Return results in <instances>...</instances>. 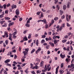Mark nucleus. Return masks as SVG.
I'll return each instance as SVG.
<instances>
[{"label": "nucleus", "mask_w": 74, "mask_h": 74, "mask_svg": "<svg viewBox=\"0 0 74 74\" xmlns=\"http://www.w3.org/2000/svg\"><path fill=\"white\" fill-rule=\"evenodd\" d=\"M59 40H55L54 41V44H55V45H56V47H57V46H58V42H59Z\"/></svg>", "instance_id": "obj_1"}, {"label": "nucleus", "mask_w": 74, "mask_h": 74, "mask_svg": "<svg viewBox=\"0 0 74 74\" xmlns=\"http://www.w3.org/2000/svg\"><path fill=\"white\" fill-rule=\"evenodd\" d=\"M40 51H41V48L39 47L38 48V50L35 51L36 54H37V53H38V52H39Z\"/></svg>", "instance_id": "obj_2"}, {"label": "nucleus", "mask_w": 74, "mask_h": 74, "mask_svg": "<svg viewBox=\"0 0 74 74\" xmlns=\"http://www.w3.org/2000/svg\"><path fill=\"white\" fill-rule=\"evenodd\" d=\"M45 40L47 41H51L52 40V38L50 37H49V38H45Z\"/></svg>", "instance_id": "obj_3"}, {"label": "nucleus", "mask_w": 74, "mask_h": 74, "mask_svg": "<svg viewBox=\"0 0 74 74\" xmlns=\"http://www.w3.org/2000/svg\"><path fill=\"white\" fill-rule=\"evenodd\" d=\"M17 7L16 5H15L14 4L12 5V10H14V8H16Z\"/></svg>", "instance_id": "obj_4"}, {"label": "nucleus", "mask_w": 74, "mask_h": 74, "mask_svg": "<svg viewBox=\"0 0 74 74\" xmlns=\"http://www.w3.org/2000/svg\"><path fill=\"white\" fill-rule=\"evenodd\" d=\"M47 65H45V68H44L45 70H42V71H43V72H46V71H47Z\"/></svg>", "instance_id": "obj_5"}, {"label": "nucleus", "mask_w": 74, "mask_h": 74, "mask_svg": "<svg viewBox=\"0 0 74 74\" xmlns=\"http://www.w3.org/2000/svg\"><path fill=\"white\" fill-rule=\"evenodd\" d=\"M49 44H50L51 46L53 47H54L55 45H54V44H53V43L51 42H49Z\"/></svg>", "instance_id": "obj_6"}, {"label": "nucleus", "mask_w": 74, "mask_h": 74, "mask_svg": "<svg viewBox=\"0 0 74 74\" xmlns=\"http://www.w3.org/2000/svg\"><path fill=\"white\" fill-rule=\"evenodd\" d=\"M59 66H58L56 69V74H58V69H59Z\"/></svg>", "instance_id": "obj_7"}, {"label": "nucleus", "mask_w": 74, "mask_h": 74, "mask_svg": "<svg viewBox=\"0 0 74 74\" xmlns=\"http://www.w3.org/2000/svg\"><path fill=\"white\" fill-rule=\"evenodd\" d=\"M23 39L24 41H27V38L26 36H25L23 38Z\"/></svg>", "instance_id": "obj_8"}, {"label": "nucleus", "mask_w": 74, "mask_h": 74, "mask_svg": "<svg viewBox=\"0 0 74 74\" xmlns=\"http://www.w3.org/2000/svg\"><path fill=\"white\" fill-rule=\"evenodd\" d=\"M23 53H24V56H26L27 55V52L25 51L23 52Z\"/></svg>", "instance_id": "obj_9"}, {"label": "nucleus", "mask_w": 74, "mask_h": 74, "mask_svg": "<svg viewBox=\"0 0 74 74\" xmlns=\"http://www.w3.org/2000/svg\"><path fill=\"white\" fill-rule=\"evenodd\" d=\"M16 15H19V10H16Z\"/></svg>", "instance_id": "obj_10"}, {"label": "nucleus", "mask_w": 74, "mask_h": 74, "mask_svg": "<svg viewBox=\"0 0 74 74\" xmlns=\"http://www.w3.org/2000/svg\"><path fill=\"white\" fill-rule=\"evenodd\" d=\"M60 56L62 59H63V58H65V55L64 54L63 55H62V54L61 53L60 54Z\"/></svg>", "instance_id": "obj_11"}, {"label": "nucleus", "mask_w": 74, "mask_h": 74, "mask_svg": "<svg viewBox=\"0 0 74 74\" xmlns=\"http://www.w3.org/2000/svg\"><path fill=\"white\" fill-rule=\"evenodd\" d=\"M4 34L5 36H6V37H8V33L7 32H5Z\"/></svg>", "instance_id": "obj_12"}, {"label": "nucleus", "mask_w": 74, "mask_h": 74, "mask_svg": "<svg viewBox=\"0 0 74 74\" xmlns=\"http://www.w3.org/2000/svg\"><path fill=\"white\" fill-rule=\"evenodd\" d=\"M5 63H8L10 62V60H5Z\"/></svg>", "instance_id": "obj_13"}, {"label": "nucleus", "mask_w": 74, "mask_h": 74, "mask_svg": "<svg viewBox=\"0 0 74 74\" xmlns=\"http://www.w3.org/2000/svg\"><path fill=\"white\" fill-rule=\"evenodd\" d=\"M14 22H12L9 23L8 25L9 26H12V25H14Z\"/></svg>", "instance_id": "obj_14"}, {"label": "nucleus", "mask_w": 74, "mask_h": 74, "mask_svg": "<svg viewBox=\"0 0 74 74\" xmlns=\"http://www.w3.org/2000/svg\"><path fill=\"white\" fill-rule=\"evenodd\" d=\"M59 72H60V74H62L63 73H64V71H63L62 69H61L59 71Z\"/></svg>", "instance_id": "obj_15"}, {"label": "nucleus", "mask_w": 74, "mask_h": 74, "mask_svg": "<svg viewBox=\"0 0 74 74\" xmlns=\"http://www.w3.org/2000/svg\"><path fill=\"white\" fill-rule=\"evenodd\" d=\"M70 60V59L69 58H66L65 60V61L66 62H69Z\"/></svg>", "instance_id": "obj_16"}, {"label": "nucleus", "mask_w": 74, "mask_h": 74, "mask_svg": "<svg viewBox=\"0 0 74 74\" xmlns=\"http://www.w3.org/2000/svg\"><path fill=\"white\" fill-rule=\"evenodd\" d=\"M36 51V49H33L31 51V53H33L34 52Z\"/></svg>", "instance_id": "obj_17"}, {"label": "nucleus", "mask_w": 74, "mask_h": 74, "mask_svg": "<svg viewBox=\"0 0 74 74\" xmlns=\"http://www.w3.org/2000/svg\"><path fill=\"white\" fill-rule=\"evenodd\" d=\"M32 34H29V35L28 36V37L29 39V38H31V36H32Z\"/></svg>", "instance_id": "obj_18"}, {"label": "nucleus", "mask_w": 74, "mask_h": 74, "mask_svg": "<svg viewBox=\"0 0 74 74\" xmlns=\"http://www.w3.org/2000/svg\"><path fill=\"white\" fill-rule=\"evenodd\" d=\"M10 17H5V20H10Z\"/></svg>", "instance_id": "obj_19"}, {"label": "nucleus", "mask_w": 74, "mask_h": 74, "mask_svg": "<svg viewBox=\"0 0 74 74\" xmlns=\"http://www.w3.org/2000/svg\"><path fill=\"white\" fill-rule=\"evenodd\" d=\"M60 15H62V14H63V12L62 11V10H60Z\"/></svg>", "instance_id": "obj_20"}, {"label": "nucleus", "mask_w": 74, "mask_h": 74, "mask_svg": "<svg viewBox=\"0 0 74 74\" xmlns=\"http://www.w3.org/2000/svg\"><path fill=\"white\" fill-rule=\"evenodd\" d=\"M68 15H66V19L67 21H68V22H69V18H68Z\"/></svg>", "instance_id": "obj_21"}, {"label": "nucleus", "mask_w": 74, "mask_h": 74, "mask_svg": "<svg viewBox=\"0 0 74 74\" xmlns=\"http://www.w3.org/2000/svg\"><path fill=\"white\" fill-rule=\"evenodd\" d=\"M2 27H7V23H5V25H2Z\"/></svg>", "instance_id": "obj_22"}, {"label": "nucleus", "mask_w": 74, "mask_h": 74, "mask_svg": "<svg viewBox=\"0 0 74 74\" xmlns=\"http://www.w3.org/2000/svg\"><path fill=\"white\" fill-rule=\"evenodd\" d=\"M56 8H58V10H59V9L60 8V6H59V5H57Z\"/></svg>", "instance_id": "obj_23"}, {"label": "nucleus", "mask_w": 74, "mask_h": 74, "mask_svg": "<svg viewBox=\"0 0 74 74\" xmlns=\"http://www.w3.org/2000/svg\"><path fill=\"white\" fill-rule=\"evenodd\" d=\"M66 41H67V40L64 39V40H62V42L63 43H64V42H66Z\"/></svg>", "instance_id": "obj_24"}, {"label": "nucleus", "mask_w": 74, "mask_h": 74, "mask_svg": "<svg viewBox=\"0 0 74 74\" xmlns=\"http://www.w3.org/2000/svg\"><path fill=\"white\" fill-rule=\"evenodd\" d=\"M58 19H59V18H58L57 17H55L54 18V20L55 21H58Z\"/></svg>", "instance_id": "obj_25"}, {"label": "nucleus", "mask_w": 74, "mask_h": 74, "mask_svg": "<svg viewBox=\"0 0 74 74\" xmlns=\"http://www.w3.org/2000/svg\"><path fill=\"white\" fill-rule=\"evenodd\" d=\"M17 33V32L16 31L15 32H14L13 34H12V35L13 36H15L16 34Z\"/></svg>", "instance_id": "obj_26"}, {"label": "nucleus", "mask_w": 74, "mask_h": 74, "mask_svg": "<svg viewBox=\"0 0 74 74\" xmlns=\"http://www.w3.org/2000/svg\"><path fill=\"white\" fill-rule=\"evenodd\" d=\"M41 71L37 70V74H40Z\"/></svg>", "instance_id": "obj_27"}, {"label": "nucleus", "mask_w": 74, "mask_h": 74, "mask_svg": "<svg viewBox=\"0 0 74 74\" xmlns=\"http://www.w3.org/2000/svg\"><path fill=\"white\" fill-rule=\"evenodd\" d=\"M6 65L8 66H10V67H11V64H9L8 63H7Z\"/></svg>", "instance_id": "obj_28"}, {"label": "nucleus", "mask_w": 74, "mask_h": 74, "mask_svg": "<svg viewBox=\"0 0 74 74\" xmlns=\"http://www.w3.org/2000/svg\"><path fill=\"white\" fill-rule=\"evenodd\" d=\"M63 9L64 10L66 9V5H64L63 6Z\"/></svg>", "instance_id": "obj_29"}, {"label": "nucleus", "mask_w": 74, "mask_h": 74, "mask_svg": "<svg viewBox=\"0 0 74 74\" xmlns=\"http://www.w3.org/2000/svg\"><path fill=\"white\" fill-rule=\"evenodd\" d=\"M5 44L6 45H8V40H6L5 42Z\"/></svg>", "instance_id": "obj_30"}, {"label": "nucleus", "mask_w": 74, "mask_h": 74, "mask_svg": "<svg viewBox=\"0 0 74 74\" xmlns=\"http://www.w3.org/2000/svg\"><path fill=\"white\" fill-rule=\"evenodd\" d=\"M43 22H44V23L46 24L47 23V21L46 20V19H43Z\"/></svg>", "instance_id": "obj_31"}, {"label": "nucleus", "mask_w": 74, "mask_h": 74, "mask_svg": "<svg viewBox=\"0 0 74 74\" xmlns=\"http://www.w3.org/2000/svg\"><path fill=\"white\" fill-rule=\"evenodd\" d=\"M4 22H5V21H1L0 22V23L1 25H3V23H4Z\"/></svg>", "instance_id": "obj_32"}, {"label": "nucleus", "mask_w": 74, "mask_h": 74, "mask_svg": "<svg viewBox=\"0 0 74 74\" xmlns=\"http://www.w3.org/2000/svg\"><path fill=\"white\" fill-rule=\"evenodd\" d=\"M55 1L54 3L55 4H56L57 3H58V0H54Z\"/></svg>", "instance_id": "obj_33"}, {"label": "nucleus", "mask_w": 74, "mask_h": 74, "mask_svg": "<svg viewBox=\"0 0 74 74\" xmlns=\"http://www.w3.org/2000/svg\"><path fill=\"white\" fill-rule=\"evenodd\" d=\"M11 37H12V36H9V39L10 40V41H12V38H11Z\"/></svg>", "instance_id": "obj_34"}, {"label": "nucleus", "mask_w": 74, "mask_h": 74, "mask_svg": "<svg viewBox=\"0 0 74 74\" xmlns=\"http://www.w3.org/2000/svg\"><path fill=\"white\" fill-rule=\"evenodd\" d=\"M49 26L48 25L46 24L45 25V28L46 29H47V28H48Z\"/></svg>", "instance_id": "obj_35"}, {"label": "nucleus", "mask_w": 74, "mask_h": 74, "mask_svg": "<svg viewBox=\"0 0 74 74\" xmlns=\"http://www.w3.org/2000/svg\"><path fill=\"white\" fill-rule=\"evenodd\" d=\"M3 70H4V69L2 68V69H1V71H0V74H2V73H3L2 72H3Z\"/></svg>", "instance_id": "obj_36"}, {"label": "nucleus", "mask_w": 74, "mask_h": 74, "mask_svg": "<svg viewBox=\"0 0 74 74\" xmlns=\"http://www.w3.org/2000/svg\"><path fill=\"white\" fill-rule=\"evenodd\" d=\"M36 44L37 46H38V44L39 43L38 42V40H37L36 41Z\"/></svg>", "instance_id": "obj_37"}, {"label": "nucleus", "mask_w": 74, "mask_h": 74, "mask_svg": "<svg viewBox=\"0 0 74 74\" xmlns=\"http://www.w3.org/2000/svg\"><path fill=\"white\" fill-rule=\"evenodd\" d=\"M41 42L42 44H43L44 42H45V40L43 39L41 41Z\"/></svg>", "instance_id": "obj_38"}, {"label": "nucleus", "mask_w": 74, "mask_h": 74, "mask_svg": "<svg viewBox=\"0 0 74 74\" xmlns=\"http://www.w3.org/2000/svg\"><path fill=\"white\" fill-rule=\"evenodd\" d=\"M27 31H28V30L26 29V30L25 31L23 32V33L24 34H26L27 33Z\"/></svg>", "instance_id": "obj_39"}, {"label": "nucleus", "mask_w": 74, "mask_h": 74, "mask_svg": "<svg viewBox=\"0 0 74 74\" xmlns=\"http://www.w3.org/2000/svg\"><path fill=\"white\" fill-rule=\"evenodd\" d=\"M64 65V64H63V63H62L61 64L60 67L61 68H63V67Z\"/></svg>", "instance_id": "obj_40"}, {"label": "nucleus", "mask_w": 74, "mask_h": 74, "mask_svg": "<svg viewBox=\"0 0 74 74\" xmlns=\"http://www.w3.org/2000/svg\"><path fill=\"white\" fill-rule=\"evenodd\" d=\"M25 51H26V52L27 51V52H28V51H29V48H27V49H25Z\"/></svg>", "instance_id": "obj_41"}, {"label": "nucleus", "mask_w": 74, "mask_h": 74, "mask_svg": "<svg viewBox=\"0 0 74 74\" xmlns=\"http://www.w3.org/2000/svg\"><path fill=\"white\" fill-rule=\"evenodd\" d=\"M25 25L27 27H30V24H26Z\"/></svg>", "instance_id": "obj_42"}, {"label": "nucleus", "mask_w": 74, "mask_h": 74, "mask_svg": "<svg viewBox=\"0 0 74 74\" xmlns=\"http://www.w3.org/2000/svg\"><path fill=\"white\" fill-rule=\"evenodd\" d=\"M3 7L4 9H5V8H6V7H7L6 5H5V4L3 5Z\"/></svg>", "instance_id": "obj_43"}, {"label": "nucleus", "mask_w": 74, "mask_h": 74, "mask_svg": "<svg viewBox=\"0 0 74 74\" xmlns=\"http://www.w3.org/2000/svg\"><path fill=\"white\" fill-rule=\"evenodd\" d=\"M66 25H67V26L68 27H70L71 26L70 25V24H69L68 23H66Z\"/></svg>", "instance_id": "obj_44"}, {"label": "nucleus", "mask_w": 74, "mask_h": 74, "mask_svg": "<svg viewBox=\"0 0 74 74\" xmlns=\"http://www.w3.org/2000/svg\"><path fill=\"white\" fill-rule=\"evenodd\" d=\"M51 34H52V32H48L49 35H51Z\"/></svg>", "instance_id": "obj_45"}, {"label": "nucleus", "mask_w": 74, "mask_h": 74, "mask_svg": "<svg viewBox=\"0 0 74 74\" xmlns=\"http://www.w3.org/2000/svg\"><path fill=\"white\" fill-rule=\"evenodd\" d=\"M31 73H32L33 74H36V73L35 72H34V71H32L31 72Z\"/></svg>", "instance_id": "obj_46"}, {"label": "nucleus", "mask_w": 74, "mask_h": 74, "mask_svg": "<svg viewBox=\"0 0 74 74\" xmlns=\"http://www.w3.org/2000/svg\"><path fill=\"white\" fill-rule=\"evenodd\" d=\"M41 13V12H37L36 13V14L38 15H40V14Z\"/></svg>", "instance_id": "obj_47"}, {"label": "nucleus", "mask_w": 74, "mask_h": 74, "mask_svg": "<svg viewBox=\"0 0 74 74\" xmlns=\"http://www.w3.org/2000/svg\"><path fill=\"white\" fill-rule=\"evenodd\" d=\"M4 17V16L3 14L0 15V18H2Z\"/></svg>", "instance_id": "obj_48"}, {"label": "nucleus", "mask_w": 74, "mask_h": 74, "mask_svg": "<svg viewBox=\"0 0 74 74\" xmlns=\"http://www.w3.org/2000/svg\"><path fill=\"white\" fill-rule=\"evenodd\" d=\"M41 16L42 18H43L44 17V15H43V13H42V12L41 14Z\"/></svg>", "instance_id": "obj_49"}, {"label": "nucleus", "mask_w": 74, "mask_h": 74, "mask_svg": "<svg viewBox=\"0 0 74 74\" xmlns=\"http://www.w3.org/2000/svg\"><path fill=\"white\" fill-rule=\"evenodd\" d=\"M68 36H70V35H71L72 34H71V32H69V33H68Z\"/></svg>", "instance_id": "obj_50"}, {"label": "nucleus", "mask_w": 74, "mask_h": 74, "mask_svg": "<svg viewBox=\"0 0 74 74\" xmlns=\"http://www.w3.org/2000/svg\"><path fill=\"white\" fill-rule=\"evenodd\" d=\"M55 23V21H54L52 19L51 20V23H52L53 24V23Z\"/></svg>", "instance_id": "obj_51"}, {"label": "nucleus", "mask_w": 74, "mask_h": 74, "mask_svg": "<svg viewBox=\"0 0 74 74\" xmlns=\"http://www.w3.org/2000/svg\"><path fill=\"white\" fill-rule=\"evenodd\" d=\"M51 67H50L49 68H48V69H47V71H50V70H51Z\"/></svg>", "instance_id": "obj_52"}, {"label": "nucleus", "mask_w": 74, "mask_h": 74, "mask_svg": "<svg viewBox=\"0 0 74 74\" xmlns=\"http://www.w3.org/2000/svg\"><path fill=\"white\" fill-rule=\"evenodd\" d=\"M23 19V18H20L19 19V21H20V22H21V21H22Z\"/></svg>", "instance_id": "obj_53"}, {"label": "nucleus", "mask_w": 74, "mask_h": 74, "mask_svg": "<svg viewBox=\"0 0 74 74\" xmlns=\"http://www.w3.org/2000/svg\"><path fill=\"white\" fill-rule=\"evenodd\" d=\"M45 37H46V36L45 35H43L42 36V38H45Z\"/></svg>", "instance_id": "obj_54"}, {"label": "nucleus", "mask_w": 74, "mask_h": 74, "mask_svg": "<svg viewBox=\"0 0 74 74\" xmlns=\"http://www.w3.org/2000/svg\"><path fill=\"white\" fill-rule=\"evenodd\" d=\"M30 23V20L28 19L27 21V23Z\"/></svg>", "instance_id": "obj_55"}, {"label": "nucleus", "mask_w": 74, "mask_h": 74, "mask_svg": "<svg viewBox=\"0 0 74 74\" xmlns=\"http://www.w3.org/2000/svg\"><path fill=\"white\" fill-rule=\"evenodd\" d=\"M4 74H8V73H7V71H5L4 72Z\"/></svg>", "instance_id": "obj_56"}, {"label": "nucleus", "mask_w": 74, "mask_h": 74, "mask_svg": "<svg viewBox=\"0 0 74 74\" xmlns=\"http://www.w3.org/2000/svg\"><path fill=\"white\" fill-rule=\"evenodd\" d=\"M35 69H38V68H39V67H38V66H35Z\"/></svg>", "instance_id": "obj_57"}, {"label": "nucleus", "mask_w": 74, "mask_h": 74, "mask_svg": "<svg viewBox=\"0 0 74 74\" xmlns=\"http://www.w3.org/2000/svg\"><path fill=\"white\" fill-rule=\"evenodd\" d=\"M65 18V16H64V15H63L62 17L61 18L62 19H64V18Z\"/></svg>", "instance_id": "obj_58"}, {"label": "nucleus", "mask_w": 74, "mask_h": 74, "mask_svg": "<svg viewBox=\"0 0 74 74\" xmlns=\"http://www.w3.org/2000/svg\"><path fill=\"white\" fill-rule=\"evenodd\" d=\"M26 63H24L22 65V67H23L24 66H25V65H26Z\"/></svg>", "instance_id": "obj_59"}, {"label": "nucleus", "mask_w": 74, "mask_h": 74, "mask_svg": "<svg viewBox=\"0 0 74 74\" xmlns=\"http://www.w3.org/2000/svg\"><path fill=\"white\" fill-rule=\"evenodd\" d=\"M53 38L54 39V40H55V39H56V36H54L53 37Z\"/></svg>", "instance_id": "obj_60"}, {"label": "nucleus", "mask_w": 74, "mask_h": 74, "mask_svg": "<svg viewBox=\"0 0 74 74\" xmlns=\"http://www.w3.org/2000/svg\"><path fill=\"white\" fill-rule=\"evenodd\" d=\"M21 47L19 46L18 50L19 51H21Z\"/></svg>", "instance_id": "obj_61"}, {"label": "nucleus", "mask_w": 74, "mask_h": 74, "mask_svg": "<svg viewBox=\"0 0 74 74\" xmlns=\"http://www.w3.org/2000/svg\"><path fill=\"white\" fill-rule=\"evenodd\" d=\"M8 11L7 10H6L5 11V14H8Z\"/></svg>", "instance_id": "obj_62"}, {"label": "nucleus", "mask_w": 74, "mask_h": 74, "mask_svg": "<svg viewBox=\"0 0 74 74\" xmlns=\"http://www.w3.org/2000/svg\"><path fill=\"white\" fill-rule=\"evenodd\" d=\"M16 38V36L14 35V36H13V38L14 39H15V38Z\"/></svg>", "instance_id": "obj_63"}, {"label": "nucleus", "mask_w": 74, "mask_h": 74, "mask_svg": "<svg viewBox=\"0 0 74 74\" xmlns=\"http://www.w3.org/2000/svg\"><path fill=\"white\" fill-rule=\"evenodd\" d=\"M30 68H31L32 69H35V66H31L30 67Z\"/></svg>", "instance_id": "obj_64"}]
</instances>
